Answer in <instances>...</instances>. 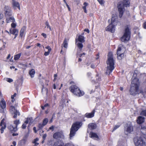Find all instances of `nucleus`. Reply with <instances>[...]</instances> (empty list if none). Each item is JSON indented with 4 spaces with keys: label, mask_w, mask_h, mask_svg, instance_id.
Masks as SVG:
<instances>
[{
    "label": "nucleus",
    "mask_w": 146,
    "mask_h": 146,
    "mask_svg": "<svg viewBox=\"0 0 146 146\" xmlns=\"http://www.w3.org/2000/svg\"><path fill=\"white\" fill-rule=\"evenodd\" d=\"M107 64L108 66L107 67L106 73L107 75H109L112 72L114 68V60L111 52H109L108 53Z\"/></svg>",
    "instance_id": "obj_1"
},
{
    "label": "nucleus",
    "mask_w": 146,
    "mask_h": 146,
    "mask_svg": "<svg viewBox=\"0 0 146 146\" xmlns=\"http://www.w3.org/2000/svg\"><path fill=\"white\" fill-rule=\"evenodd\" d=\"M129 0H123L122 3L118 4L117 7L119 17L121 18L122 17L123 12L125 11L124 7H127L129 5Z\"/></svg>",
    "instance_id": "obj_2"
},
{
    "label": "nucleus",
    "mask_w": 146,
    "mask_h": 146,
    "mask_svg": "<svg viewBox=\"0 0 146 146\" xmlns=\"http://www.w3.org/2000/svg\"><path fill=\"white\" fill-rule=\"evenodd\" d=\"M81 123L79 122H76L73 123L71 128L70 134V139L74 136L76 132L79 129L81 126Z\"/></svg>",
    "instance_id": "obj_3"
},
{
    "label": "nucleus",
    "mask_w": 146,
    "mask_h": 146,
    "mask_svg": "<svg viewBox=\"0 0 146 146\" xmlns=\"http://www.w3.org/2000/svg\"><path fill=\"white\" fill-rule=\"evenodd\" d=\"M70 91L74 95L78 96H81L84 94V92L81 91L79 88L76 85H72L70 87Z\"/></svg>",
    "instance_id": "obj_4"
},
{
    "label": "nucleus",
    "mask_w": 146,
    "mask_h": 146,
    "mask_svg": "<svg viewBox=\"0 0 146 146\" xmlns=\"http://www.w3.org/2000/svg\"><path fill=\"white\" fill-rule=\"evenodd\" d=\"M130 32L129 27L127 26L125 28V31L123 36L121 38V41L126 42L129 41L130 38Z\"/></svg>",
    "instance_id": "obj_5"
},
{
    "label": "nucleus",
    "mask_w": 146,
    "mask_h": 146,
    "mask_svg": "<svg viewBox=\"0 0 146 146\" xmlns=\"http://www.w3.org/2000/svg\"><path fill=\"white\" fill-rule=\"evenodd\" d=\"M20 123V122L19 120L17 119L15 120L14 121V125H11L9 126L8 129L11 133H14L17 130V126Z\"/></svg>",
    "instance_id": "obj_6"
},
{
    "label": "nucleus",
    "mask_w": 146,
    "mask_h": 146,
    "mask_svg": "<svg viewBox=\"0 0 146 146\" xmlns=\"http://www.w3.org/2000/svg\"><path fill=\"white\" fill-rule=\"evenodd\" d=\"M134 142L136 146H145V145L142 138L138 137L134 138Z\"/></svg>",
    "instance_id": "obj_7"
},
{
    "label": "nucleus",
    "mask_w": 146,
    "mask_h": 146,
    "mask_svg": "<svg viewBox=\"0 0 146 146\" xmlns=\"http://www.w3.org/2000/svg\"><path fill=\"white\" fill-rule=\"evenodd\" d=\"M137 76V73L135 71L133 76V78L134 77V78L131 82V86H134L139 87L140 84V82L139 81V79L136 78Z\"/></svg>",
    "instance_id": "obj_8"
},
{
    "label": "nucleus",
    "mask_w": 146,
    "mask_h": 146,
    "mask_svg": "<svg viewBox=\"0 0 146 146\" xmlns=\"http://www.w3.org/2000/svg\"><path fill=\"white\" fill-rule=\"evenodd\" d=\"M111 24H112L115 28V26L117 25L119 26L121 25L120 23L118 21L117 17L116 15H112Z\"/></svg>",
    "instance_id": "obj_9"
},
{
    "label": "nucleus",
    "mask_w": 146,
    "mask_h": 146,
    "mask_svg": "<svg viewBox=\"0 0 146 146\" xmlns=\"http://www.w3.org/2000/svg\"><path fill=\"white\" fill-rule=\"evenodd\" d=\"M120 46V45L119 46L117 50V58L119 60H121L124 56V52L121 51L122 49Z\"/></svg>",
    "instance_id": "obj_10"
},
{
    "label": "nucleus",
    "mask_w": 146,
    "mask_h": 146,
    "mask_svg": "<svg viewBox=\"0 0 146 146\" xmlns=\"http://www.w3.org/2000/svg\"><path fill=\"white\" fill-rule=\"evenodd\" d=\"M139 87L134 86H131L130 90V93L131 95H135L138 94Z\"/></svg>",
    "instance_id": "obj_11"
},
{
    "label": "nucleus",
    "mask_w": 146,
    "mask_h": 146,
    "mask_svg": "<svg viewBox=\"0 0 146 146\" xmlns=\"http://www.w3.org/2000/svg\"><path fill=\"white\" fill-rule=\"evenodd\" d=\"M5 14L6 16H10L12 15V13L10 7L5 5L4 7Z\"/></svg>",
    "instance_id": "obj_12"
},
{
    "label": "nucleus",
    "mask_w": 146,
    "mask_h": 146,
    "mask_svg": "<svg viewBox=\"0 0 146 146\" xmlns=\"http://www.w3.org/2000/svg\"><path fill=\"white\" fill-rule=\"evenodd\" d=\"M10 111L12 113L14 114V115L13 116L14 118H16L17 115L19 116L20 115L19 112L16 110L13 106H12L10 107Z\"/></svg>",
    "instance_id": "obj_13"
},
{
    "label": "nucleus",
    "mask_w": 146,
    "mask_h": 146,
    "mask_svg": "<svg viewBox=\"0 0 146 146\" xmlns=\"http://www.w3.org/2000/svg\"><path fill=\"white\" fill-rule=\"evenodd\" d=\"M54 138L57 139L59 138L63 139L64 138V136L63 132L62 131L56 132L53 135Z\"/></svg>",
    "instance_id": "obj_14"
},
{
    "label": "nucleus",
    "mask_w": 146,
    "mask_h": 146,
    "mask_svg": "<svg viewBox=\"0 0 146 146\" xmlns=\"http://www.w3.org/2000/svg\"><path fill=\"white\" fill-rule=\"evenodd\" d=\"M6 102L3 99H2L0 103V112H3L4 109L6 108Z\"/></svg>",
    "instance_id": "obj_15"
},
{
    "label": "nucleus",
    "mask_w": 146,
    "mask_h": 146,
    "mask_svg": "<svg viewBox=\"0 0 146 146\" xmlns=\"http://www.w3.org/2000/svg\"><path fill=\"white\" fill-rule=\"evenodd\" d=\"M12 5L13 9H16L17 8L20 9V5L19 3L15 0H12Z\"/></svg>",
    "instance_id": "obj_16"
},
{
    "label": "nucleus",
    "mask_w": 146,
    "mask_h": 146,
    "mask_svg": "<svg viewBox=\"0 0 146 146\" xmlns=\"http://www.w3.org/2000/svg\"><path fill=\"white\" fill-rule=\"evenodd\" d=\"M106 31H108L111 32V33H113L115 31V28L114 26H113L112 24H110L106 28Z\"/></svg>",
    "instance_id": "obj_17"
},
{
    "label": "nucleus",
    "mask_w": 146,
    "mask_h": 146,
    "mask_svg": "<svg viewBox=\"0 0 146 146\" xmlns=\"http://www.w3.org/2000/svg\"><path fill=\"white\" fill-rule=\"evenodd\" d=\"M95 110H93L90 113H86L85 115V117L88 118H90L93 117L94 116Z\"/></svg>",
    "instance_id": "obj_18"
},
{
    "label": "nucleus",
    "mask_w": 146,
    "mask_h": 146,
    "mask_svg": "<svg viewBox=\"0 0 146 146\" xmlns=\"http://www.w3.org/2000/svg\"><path fill=\"white\" fill-rule=\"evenodd\" d=\"M10 33L11 34H13L15 35V37L14 38L17 37V33L18 32V31L16 29H13L12 30V29H11L9 31Z\"/></svg>",
    "instance_id": "obj_19"
},
{
    "label": "nucleus",
    "mask_w": 146,
    "mask_h": 146,
    "mask_svg": "<svg viewBox=\"0 0 146 146\" xmlns=\"http://www.w3.org/2000/svg\"><path fill=\"white\" fill-rule=\"evenodd\" d=\"M90 137L91 138H93L96 140H98L99 139L98 136L97 135V134L93 132H91L90 133Z\"/></svg>",
    "instance_id": "obj_20"
},
{
    "label": "nucleus",
    "mask_w": 146,
    "mask_h": 146,
    "mask_svg": "<svg viewBox=\"0 0 146 146\" xmlns=\"http://www.w3.org/2000/svg\"><path fill=\"white\" fill-rule=\"evenodd\" d=\"M6 22L9 23L10 22L14 23L15 22V19L13 17H7L6 19Z\"/></svg>",
    "instance_id": "obj_21"
},
{
    "label": "nucleus",
    "mask_w": 146,
    "mask_h": 146,
    "mask_svg": "<svg viewBox=\"0 0 146 146\" xmlns=\"http://www.w3.org/2000/svg\"><path fill=\"white\" fill-rule=\"evenodd\" d=\"M42 93L43 94H46V95L47 96L48 92V89L44 87V85L43 84H42Z\"/></svg>",
    "instance_id": "obj_22"
},
{
    "label": "nucleus",
    "mask_w": 146,
    "mask_h": 146,
    "mask_svg": "<svg viewBox=\"0 0 146 146\" xmlns=\"http://www.w3.org/2000/svg\"><path fill=\"white\" fill-rule=\"evenodd\" d=\"M126 131L128 133H130L133 131V127L130 125L127 126V127L125 129Z\"/></svg>",
    "instance_id": "obj_23"
},
{
    "label": "nucleus",
    "mask_w": 146,
    "mask_h": 146,
    "mask_svg": "<svg viewBox=\"0 0 146 146\" xmlns=\"http://www.w3.org/2000/svg\"><path fill=\"white\" fill-rule=\"evenodd\" d=\"M96 127V124L92 123L89 124L88 126V128L91 129H95Z\"/></svg>",
    "instance_id": "obj_24"
},
{
    "label": "nucleus",
    "mask_w": 146,
    "mask_h": 146,
    "mask_svg": "<svg viewBox=\"0 0 146 146\" xmlns=\"http://www.w3.org/2000/svg\"><path fill=\"white\" fill-rule=\"evenodd\" d=\"M145 119V118L142 116H139L137 119V122L139 124H141L143 123Z\"/></svg>",
    "instance_id": "obj_25"
},
{
    "label": "nucleus",
    "mask_w": 146,
    "mask_h": 146,
    "mask_svg": "<svg viewBox=\"0 0 146 146\" xmlns=\"http://www.w3.org/2000/svg\"><path fill=\"white\" fill-rule=\"evenodd\" d=\"M35 73V70L33 69H31L29 72V74L32 78L34 77Z\"/></svg>",
    "instance_id": "obj_26"
},
{
    "label": "nucleus",
    "mask_w": 146,
    "mask_h": 146,
    "mask_svg": "<svg viewBox=\"0 0 146 146\" xmlns=\"http://www.w3.org/2000/svg\"><path fill=\"white\" fill-rule=\"evenodd\" d=\"M84 37L81 35H80L78 36V41L81 42H84L85 41Z\"/></svg>",
    "instance_id": "obj_27"
},
{
    "label": "nucleus",
    "mask_w": 146,
    "mask_h": 146,
    "mask_svg": "<svg viewBox=\"0 0 146 146\" xmlns=\"http://www.w3.org/2000/svg\"><path fill=\"white\" fill-rule=\"evenodd\" d=\"M141 131L143 134L146 133V124L142 125L141 126Z\"/></svg>",
    "instance_id": "obj_28"
},
{
    "label": "nucleus",
    "mask_w": 146,
    "mask_h": 146,
    "mask_svg": "<svg viewBox=\"0 0 146 146\" xmlns=\"http://www.w3.org/2000/svg\"><path fill=\"white\" fill-rule=\"evenodd\" d=\"M66 38H65L63 41L62 45H63V47L66 48H67L68 47V42Z\"/></svg>",
    "instance_id": "obj_29"
},
{
    "label": "nucleus",
    "mask_w": 146,
    "mask_h": 146,
    "mask_svg": "<svg viewBox=\"0 0 146 146\" xmlns=\"http://www.w3.org/2000/svg\"><path fill=\"white\" fill-rule=\"evenodd\" d=\"M26 27H23L21 29L20 31V35L22 37L24 34L25 32V31Z\"/></svg>",
    "instance_id": "obj_30"
},
{
    "label": "nucleus",
    "mask_w": 146,
    "mask_h": 146,
    "mask_svg": "<svg viewBox=\"0 0 146 146\" xmlns=\"http://www.w3.org/2000/svg\"><path fill=\"white\" fill-rule=\"evenodd\" d=\"M21 55V53H20L15 55L14 56V59L15 60H18L20 57Z\"/></svg>",
    "instance_id": "obj_31"
},
{
    "label": "nucleus",
    "mask_w": 146,
    "mask_h": 146,
    "mask_svg": "<svg viewBox=\"0 0 146 146\" xmlns=\"http://www.w3.org/2000/svg\"><path fill=\"white\" fill-rule=\"evenodd\" d=\"M77 46L80 49V50H81L83 47V45L81 43L78 42L77 44Z\"/></svg>",
    "instance_id": "obj_32"
},
{
    "label": "nucleus",
    "mask_w": 146,
    "mask_h": 146,
    "mask_svg": "<svg viewBox=\"0 0 146 146\" xmlns=\"http://www.w3.org/2000/svg\"><path fill=\"white\" fill-rule=\"evenodd\" d=\"M53 146H62V145L59 143L58 141L55 142L53 145Z\"/></svg>",
    "instance_id": "obj_33"
},
{
    "label": "nucleus",
    "mask_w": 146,
    "mask_h": 146,
    "mask_svg": "<svg viewBox=\"0 0 146 146\" xmlns=\"http://www.w3.org/2000/svg\"><path fill=\"white\" fill-rule=\"evenodd\" d=\"M44 126H45L44 125V124L42 123H40L38 124V128L39 129H42Z\"/></svg>",
    "instance_id": "obj_34"
},
{
    "label": "nucleus",
    "mask_w": 146,
    "mask_h": 146,
    "mask_svg": "<svg viewBox=\"0 0 146 146\" xmlns=\"http://www.w3.org/2000/svg\"><path fill=\"white\" fill-rule=\"evenodd\" d=\"M140 114L141 115L145 116L146 117V109L142 110L141 111Z\"/></svg>",
    "instance_id": "obj_35"
},
{
    "label": "nucleus",
    "mask_w": 146,
    "mask_h": 146,
    "mask_svg": "<svg viewBox=\"0 0 146 146\" xmlns=\"http://www.w3.org/2000/svg\"><path fill=\"white\" fill-rule=\"evenodd\" d=\"M48 119L46 118H45L44 119L43 121V122L42 123L44 125H46L47 123L48 122Z\"/></svg>",
    "instance_id": "obj_36"
},
{
    "label": "nucleus",
    "mask_w": 146,
    "mask_h": 146,
    "mask_svg": "<svg viewBox=\"0 0 146 146\" xmlns=\"http://www.w3.org/2000/svg\"><path fill=\"white\" fill-rule=\"evenodd\" d=\"M32 117L27 118L26 120L25 121L24 123L27 124L29 123V120H31Z\"/></svg>",
    "instance_id": "obj_37"
},
{
    "label": "nucleus",
    "mask_w": 146,
    "mask_h": 146,
    "mask_svg": "<svg viewBox=\"0 0 146 146\" xmlns=\"http://www.w3.org/2000/svg\"><path fill=\"white\" fill-rule=\"evenodd\" d=\"M64 146H74V145L72 143H66Z\"/></svg>",
    "instance_id": "obj_38"
},
{
    "label": "nucleus",
    "mask_w": 146,
    "mask_h": 146,
    "mask_svg": "<svg viewBox=\"0 0 146 146\" xmlns=\"http://www.w3.org/2000/svg\"><path fill=\"white\" fill-rule=\"evenodd\" d=\"M45 25L47 27V28H49V29L51 31V28L50 27V25H49V24L47 21H46L45 23Z\"/></svg>",
    "instance_id": "obj_39"
},
{
    "label": "nucleus",
    "mask_w": 146,
    "mask_h": 146,
    "mask_svg": "<svg viewBox=\"0 0 146 146\" xmlns=\"http://www.w3.org/2000/svg\"><path fill=\"white\" fill-rule=\"evenodd\" d=\"M83 5L84 6L82 7L83 9H86V7L88 5V3L86 2H84V3Z\"/></svg>",
    "instance_id": "obj_40"
},
{
    "label": "nucleus",
    "mask_w": 146,
    "mask_h": 146,
    "mask_svg": "<svg viewBox=\"0 0 146 146\" xmlns=\"http://www.w3.org/2000/svg\"><path fill=\"white\" fill-rule=\"evenodd\" d=\"M101 80V78L100 77L97 76L96 77V82H98Z\"/></svg>",
    "instance_id": "obj_41"
},
{
    "label": "nucleus",
    "mask_w": 146,
    "mask_h": 146,
    "mask_svg": "<svg viewBox=\"0 0 146 146\" xmlns=\"http://www.w3.org/2000/svg\"><path fill=\"white\" fill-rule=\"evenodd\" d=\"M50 51H49V50H48V52H45L44 53V55L45 56H47L48 55Z\"/></svg>",
    "instance_id": "obj_42"
},
{
    "label": "nucleus",
    "mask_w": 146,
    "mask_h": 146,
    "mask_svg": "<svg viewBox=\"0 0 146 146\" xmlns=\"http://www.w3.org/2000/svg\"><path fill=\"white\" fill-rule=\"evenodd\" d=\"M7 81L9 82H11L13 81V80L11 78H7Z\"/></svg>",
    "instance_id": "obj_43"
},
{
    "label": "nucleus",
    "mask_w": 146,
    "mask_h": 146,
    "mask_svg": "<svg viewBox=\"0 0 146 146\" xmlns=\"http://www.w3.org/2000/svg\"><path fill=\"white\" fill-rule=\"evenodd\" d=\"M16 26V24L13 23H12L11 24V27H12L13 28H15V27Z\"/></svg>",
    "instance_id": "obj_44"
},
{
    "label": "nucleus",
    "mask_w": 146,
    "mask_h": 146,
    "mask_svg": "<svg viewBox=\"0 0 146 146\" xmlns=\"http://www.w3.org/2000/svg\"><path fill=\"white\" fill-rule=\"evenodd\" d=\"M99 3L100 4L102 5L104 4V2L103 1V0H97Z\"/></svg>",
    "instance_id": "obj_45"
},
{
    "label": "nucleus",
    "mask_w": 146,
    "mask_h": 146,
    "mask_svg": "<svg viewBox=\"0 0 146 146\" xmlns=\"http://www.w3.org/2000/svg\"><path fill=\"white\" fill-rule=\"evenodd\" d=\"M26 125V124L25 123H23L22 125V128L23 129H25L27 127Z\"/></svg>",
    "instance_id": "obj_46"
},
{
    "label": "nucleus",
    "mask_w": 146,
    "mask_h": 146,
    "mask_svg": "<svg viewBox=\"0 0 146 146\" xmlns=\"http://www.w3.org/2000/svg\"><path fill=\"white\" fill-rule=\"evenodd\" d=\"M47 135L46 134H44L42 136V138L44 140L45 139V138L46 137Z\"/></svg>",
    "instance_id": "obj_47"
},
{
    "label": "nucleus",
    "mask_w": 146,
    "mask_h": 146,
    "mask_svg": "<svg viewBox=\"0 0 146 146\" xmlns=\"http://www.w3.org/2000/svg\"><path fill=\"white\" fill-rule=\"evenodd\" d=\"M45 48L47 49H48V50H49V51H51V48L49 46H48L46 47Z\"/></svg>",
    "instance_id": "obj_48"
},
{
    "label": "nucleus",
    "mask_w": 146,
    "mask_h": 146,
    "mask_svg": "<svg viewBox=\"0 0 146 146\" xmlns=\"http://www.w3.org/2000/svg\"><path fill=\"white\" fill-rule=\"evenodd\" d=\"M37 46H39L40 48H41L42 47L44 48V46H43L41 45V44L39 43H38L37 44Z\"/></svg>",
    "instance_id": "obj_49"
},
{
    "label": "nucleus",
    "mask_w": 146,
    "mask_h": 146,
    "mask_svg": "<svg viewBox=\"0 0 146 146\" xmlns=\"http://www.w3.org/2000/svg\"><path fill=\"white\" fill-rule=\"evenodd\" d=\"M38 138H36L34 140V141L33 142V143H36V142L38 141Z\"/></svg>",
    "instance_id": "obj_50"
},
{
    "label": "nucleus",
    "mask_w": 146,
    "mask_h": 146,
    "mask_svg": "<svg viewBox=\"0 0 146 146\" xmlns=\"http://www.w3.org/2000/svg\"><path fill=\"white\" fill-rule=\"evenodd\" d=\"M119 125H116L114 127L113 130H115L116 129H117L119 127Z\"/></svg>",
    "instance_id": "obj_51"
},
{
    "label": "nucleus",
    "mask_w": 146,
    "mask_h": 146,
    "mask_svg": "<svg viewBox=\"0 0 146 146\" xmlns=\"http://www.w3.org/2000/svg\"><path fill=\"white\" fill-rule=\"evenodd\" d=\"M4 120V119H3L2 121H1V123H0V125L1 126H2L3 125H4V123H3V121Z\"/></svg>",
    "instance_id": "obj_52"
},
{
    "label": "nucleus",
    "mask_w": 146,
    "mask_h": 146,
    "mask_svg": "<svg viewBox=\"0 0 146 146\" xmlns=\"http://www.w3.org/2000/svg\"><path fill=\"white\" fill-rule=\"evenodd\" d=\"M95 66L93 64H92L90 66L91 68L93 69L94 68H95Z\"/></svg>",
    "instance_id": "obj_53"
},
{
    "label": "nucleus",
    "mask_w": 146,
    "mask_h": 146,
    "mask_svg": "<svg viewBox=\"0 0 146 146\" xmlns=\"http://www.w3.org/2000/svg\"><path fill=\"white\" fill-rule=\"evenodd\" d=\"M41 35L44 38H46V34L44 33H42L41 34Z\"/></svg>",
    "instance_id": "obj_54"
},
{
    "label": "nucleus",
    "mask_w": 146,
    "mask_h": 146,
    "mask_svg": "<svg viewBox=\"0 0 146 146\" xmlns=\"http://www.w3.org/2000/svg\"><path fill=\"white\" fill-rule=\"evenodd\" d=\"M139 93L142 94L143 95H144V92L142 90H140L139 91Z\"/></svg>",
    "instance_id": "obj_55"
},
{
    "label": "nucleus",
    "mask_w": 146,
    "mask_h": 146,
    "mask_svg": "<svg viewBox=\"0 0 146 146\" xmlns=\"http://www.w3.org/2000/svg\"><path fill=\"white\" fill-rule=\"evenodd\" d=\"M49 129L52 130V131L54 130V127L53 126H52L49 127Z\"/></svg>",
    "instance_id": "obj_56"
},
{
    "label": "nucleus",
    "mask_w": 146,
    "mask_h": 146,
    "mask_svg": "<svg viewBox=\"0 0 146 146\" xmlns=\"http://www.w3.org/2000/svg\"><path fill=\"white\" fill-rule=\"evenodd\" d=\"M143 26L144 29H146V22L143 23Z\"/></svg>",
    "instance_id": "obj_57"
},
{
    "label": "nucleus",
    "mask_w": 146,
    "mask_h": 146,
    "mask_svg": "<svg viewBox=\"0 0 146 146\" xmlns=\"http://www.w3.org/2000/svg\"><path fill=\"white\" fill-rule=\"evenodd\" d=\"M13 145H11L10 146H15L16 145V142L15 141H13Z\"/></svg>",
    "instance_id": "obj_58"
},
{
    "label": "nucleus",
    "mask_w": 146,
    "mask_h": 146,
    "mask_svg": "<svg viewBox=\"0 0 146 146\" xmlns=\"http://www.w3.org/2000/svg\"><path fill=\"white\" fill-rule=\"evenodd\" d=\"M84 31L88 33H89L90 32V31L88 29H85Z\"/></svg>",
    "instance_id": "obj_59"
},
{
    "label": "nucleus",
    "mask_w": 146,
    "mask_h": 146,
    "mask_svg": "<svg viewBox=\"0 0 146 146\" xmlns=\"http://www.w3.org/2000/svg\"><path fill=\"white\" fill-rule=\"evenodd\" d=\"M16 93H14V94L13 95L11 96V98H14V97L16 96Z\"/></svg>",
    "instance_id": "obj_60"
},
{
    "label": "nucleus",
    "mask_w": 146,
    "mask_h": 146,
    "mask_svg": "<svg viewBox=\"0 0 146 146\" xmlns=\"http://www.w3.org/2000/svg\"><path fill=\"white\" fill-rule=\"evenodd\" d=\"M3 17V15L0 12V19H2Z\"/></svg>",
    "instance_id": "obj_61"
},
{
    "label": "nucleus",
    "mask_w": 146,
    "mask_h": 146,
    "mask_svg": "<svg viewBox=\"0 0 146 146\" xmlns=\"http://www.w3.org/2000/svg\"><path fill=\"white\" fill-rule=\"evenodd\" d=\"M69 11H70V8L67 4H66Z\"/></svg>",
    "instance_id": "obj_62"
},
{
    "label": "nucleus",
    "mask_w": 146,
    "mask_h": 146,
    "mask_svg": "<svg viewBox=\"0 0 146 146\" xmlns=\"http://www.w3.org/2000/svg\"><path fill=\"white\" fill-rule=\"evenodd\" d=\"M18 135V133H13L12 134V135L13 136H16Z\"/></svg>",
    "instance_id": "obj_63"
},
{
    "label": "nucleus",
    "mask_w": 146,
    "mask_h": 146,
    "mask_svg": "<svg viewBox=\"0 0 146 146\" xmlns=\"http://www.w3.org/2000/svg\"><path fill=\"white\" fill-rule=\"evenodd\" d=\"M33 119L32 118V119L31 120H29V123L30 124V123H32L33 121Z\"/></svg>",
    "instance_id": "obj_64"
}]
</instances>
